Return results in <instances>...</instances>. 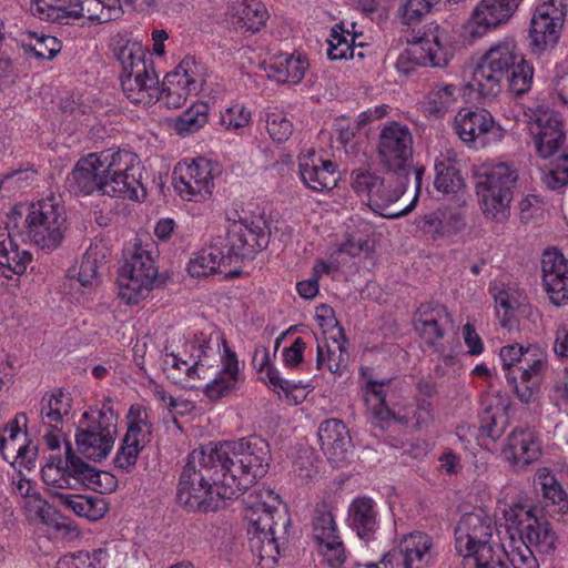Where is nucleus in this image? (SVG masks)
Here are the masks:
<instances>
[{
  "mask_svg": "<svg viewBox=\"0 0 568 568\" xmlns=\"http://www.w3.org/2000/svg\"><path fill=\"white\" fill-rule=\"evenodd\" d=\"M270 460L268 443L260 436L194 449L182 469L176 499L190 511H216L264 477Z\"/></svg>",
  "mask_w": 568,
  "mask_h": 568,
  "instance_id": "f257e3e1",
  "label": "nucleus"
},
{
  "mask_svg": "<svg viewBox=\"0 0 568 568\" xmlns=\"http://www.w3.org/2000/svg\"><path fill=\"white\" fill-rule=\"evenodd\" d=\"M20 209L14 206L8 214L7 225L0 226V274L7 278L22 275L32 262V254L21 250L13 240L12 233L20 232V222L30 241L47 251L61 245L67 230L64 207L54 195L31 203L24 219Z\"/></svg>",
  "mask_w": 568,
  "mask_h": 568,
  "instance_id": "f03ea898",
  "label": "nucleus"
},
{
  "mask_svg": "<svg viewBox=\"0 0 568 568\" xmlns=\"http://www.w3.org/2000/svg\"><path fill=\"white\" fill-rule=\"evenodd\" d=\"M246 505L245 518L248 521L247 535L251 551L257 557L261 568H274L280 556V545L276 534L278 523L285 528L288 520L278 514L280 496L270 488H258L244 499Z\"/></svg>",
  "mask_w": 568,
  "mask_h": 568,
  "instance_id": "7ed1b4c3",
  "label": "nucleus"
},
{
  "mask_svg": "<svg viewBox=\"0 0 568 568\" xmlns=\"http://www.w3.org/2000/svg\"><path fill=\"white\" fill-rule=\"evenodd\" d=\"M386 171V175L381 176L369 170H355L351 174V186L358 196L366 199L372 211L386 219H398L407 215L416 206V199H413L403 210H392V205L405 193L410 174Z\"/></svg>",
  "mask_w": 568,
  "mask_h": 568,
  "instance_id": "20e7f679",
  "label": "nucleus"
},
{
  "mask_svg": "<svg viewBox=\"0 0 568 568\" xmlns=\"http://www.w3.org/2000/svg\"><path fill=\"white\" fill-rule=\"evenodd\" d=\"M120 75L124 95L133 104L151 105L160 100V80L153 60L145 49L134 42L120 49Z\"/></svg>",
  "mask_w": 568,
  "mask_h": 568,
  "instance_id": "39448f33",
  "label": "nucleus"
},
{
  "mask_svg": "<svg viewBox=\"0 0 568 568\" xmlns=\"http://www.w3.org/2000/svg\"><path fill=\"white\" fill-rule=\"evenodd\" d=\"M521 55L514 38L497 41L481 57L468 88L485 100L496 98L501 92L503 80Z\"/></svg>",
  "mask_w": 568,
  "mask_h": 568,
  "instance_id": "423d86ee",
  "label": "nucleus"
},
{
  "mask_svg": "<svg viewBox=\"0 0 568 568\" xmlns=\"http://www.w3.org/2000/svg\"><path fill=\"white\" fill-rule=\"evenodd\" d=\"M517 180L518 170L513 163L499 162L484 168L478 174L476 193L486 216L498 222L508 217Z\"/></svg>",
  "mask_w": 568,
  "mask_h": 568,
  "instance_id": "0eeeda50",
  "label": "nucleus"
},
{
  "mask_svg": "<svg viewBox=\"0 0 568 568\" xmlns=\"http://www.w3.org/2000/svg\"><path fill=\"white\" fill-rule=\"evenodd\" d=\"M82 419L83 423L75 434L78 449L93 460L105 458L114 445L118 423L111 398H105L100 406L84 412Z\"/></svg>",
  "mask_w": 568,
  "mask_h": 568,
  "instance_id": "6e6552de",
  "label": "nucleus"
},
{
  "mask_svg": "<svg viewBox=\"0 0 568 568\" xmlns=\"http://www.w3.org/2000/svg\"><path fill=\"white\" fill-rule=\"evenodd\" d=\"M493 517L483 509L463 515L455 528V548L466 565L493 561L495 550Z\"/></svg>",
  "mask_w": 568,
  "mask_h": 568,
  "instance_id": "1a4fd4ad",
  "label": "nucleus"
},
{
  "mask_svg": "<svg viewBox=\"0 0 568 568\" xmlns=\"http://www.w3.org/2000/svg\"><path fill=\"white\" fill-rule=\"evenodd\" d=\"M504 518L508 532L515 530L517 538L535 549L541 559L554 555L557 548L556 532L546 519L536 515L534 508L515 504L504 509Z\"/></svg>",
  "mask_w": 568,
  "mask_h": 568,
  "instance_id": "9d476101",
  "label": "nucleus"
},
{
  "mask_svg": "<svg viewBox=\"0 0 568 568\" xmlns=\"http://www.w3.org/2000/svg\"><path fill=\"white\" fill-rule=\"evenodd\" d=\"M409 45L397 58L396 68L399 72L409 73L415 65L445 67L450 51L444 30L438 26H428L422 36L415 37Z\"/></svg>",
  "mask_w": 568,
  "mask_h": 568,
  "instance_id": "9b49d317",
  "label": "nucleus"
},
{
  "mask_svg": "<svg viewBox=\"0 0 568 568\" xmlns=\"http://www.w3.org/2000/svg\"><path fill=\"white\" fill-rule=\"evenodd\" d=\"M414 138L410 129L398 121H387L376 141V155L386 170L410 174Z\"/></svg>",
  "mask_w": 568,
  "mask_h": 568,
  "instance_id": "f8f14e48",
  "label": "nucleus"
},
{
  "mask_svg": "<svg viewBox=\"0 0 568 568\" xmlns=\"http://www.w3.org/2000/svg\"><path fill=\"white\" fill-rule=\"evenodd\" d=\"M223 247L232 262L253 260L270 242V231L262 216L241 217L229 223Z\"/></svg>",
  "mask_w": 568,
  "mask_h": 568,
  "instance_id": "ddd939ff",
  "label": "nucleus"
},
{
  "mask_svg": "<svg viewBox=\"0 0 568 568\" xmlns=\"http://www.w3.org/2000/svg\"><path fill=\"white\" fill-rule=\"evenodd\" d=\"M567 7V0H545L536 8L529 29V47L534 54H541L556 47Z\"/></svg>",
  "mask_w": 568,
  "mask_h": 568,
  "instance_id": "4468645a",
  "label": "nucleus"
},
{
  "mask_svg": "<svg viewBox=\"0 0 568 568\" xmlns=\"http://www.w3.org/2000/svg\"><path fill=\"white\" fill-rule=\"evenodd\" d=\"M156 275L158 270L150 253L136 248L119 273L121 297L128 304L139 303L152 290Z\"/></svg>",
  "mask_w": 568,
  "mask_h": 568,
  "instance_id": "2eb2a0df",
  "label": "nucleus"
},
{
  "mask_svg": "<svg viewBox=\"0 0 568 568\" xmlns=\"http://www.w3.org/2000/svg\"><path fill=\"white\" fill-rule=\"evenodd\" d=\"M173 186L185 201L202 202L209 199L214 187L211 161L199 158L179 162L173 171Z\"/></svg>",
  "mask_w": 568,
  "mask_h": 568,
  "instance_id": "dca6fc26",
  "label": "nucleus"
},
{
  "mask_svg": "<svg viewBox=\"0 0 568 568\" xmlns=\"http://www.w3.org/2000/svg\"><path fill=\"white\" fill-rule=\"evenodd\" d=\"M526 115L537 153L544 159L551 158L566 141L560 116L545 104L528 109Z\"/></svg>",
  "mask_w": 568,
  "mask_h": 568,
  "instance_id": "f3484780",
  "label": "nucleus"
},
{
  "mask_svg": "<svg viewBox=\"0 0 568 568\" xmlns=\"http://www.w3.org/2000/svg\"><path fill=\"white\" fill-rule=\"evenodd\" d=\"M433 538L422 531L405 535L382 559L383 568H427L434 561Z\"/></svg>",
  "mask_w": 568,
  "mask_h": 568,
  "instance_id": "a211bd4d",
  "label": "nucleus"
},
{
  "mask_svg": "<svg viewBox=\"0 0 568 568\" xmlns=\"http://www.w3.org/2000/svg\"><path fill=\"white\" fill-rule=\"evenodd\" d=\"M521 0H480L474 8L465 30L471 38H480L489 30L507 23Z\"/></svg>",
  "mask_w": 568,
  "mask_h": 568,
  "instance_id": "6ab92c4d",
  "label": "nucleus"
},
{
  "mask_svg": "<svg viewBox=\"0 0 568 568\" xmlns=\"http://www.w3.org/2000/svg\"><path fill=\"white\" fill-rule=\"evenodd\" d=\"M542 285L556 306L568 304V260L557 250H547L541 258Z\"/></svg>",
  "mask_w": 568,
  "mask_h": 568,
  "instance_id": "aec40b11",
  "label": "nucleus"
},
{
  "mask_svg": "<svg viewBox=\"0 0 568 568\" xmlns=\"http://www.w3.org/2000/svg\"><path fill=\"white\" fill-rule=\"evenodd\" d=\"M59 19H51L50 22L68 24L70 20L85 17L97 23H106L119 19L122 13L120 0H72L62 7Z\"/></svg>",
  "mask_w": 568,
  "mask_h": 568,
  "instance_id": "412c9836",
  "label": "nucleus"
},
{
  "mask_svg": "<svg viewBox=\"0 0 568 568\" xmlns=\"http://www.w3.org/2000/svg\"><path fill=\"white\" fill-rule=\"evenodd\" d=\"M416 229L427 239L439 241L458 234L466 226L464 214L454 209L438 207L416 217Z\"/></svg>",
  "mask_w": 568,
  "mask_h": 568,
  "instance_id": "4be33fe9",
  "label": "nucleus"
},
{
  "mask_svg": "<svg viewBox=\"0 0 568 568\" xmlns=\"http://www.w3.org/2000/svg\"><path fill=\"white\" fill-rule=\"evenodd\" d=\"M298 170L304 185L314 192L332 190L338 180L336 165L318 156L314 150L298 155Z\"/></svg>",
  "mask_w": 568,
  "mask_h": 568,
  "instance_id": "5701e85b",
  "label": "nucleus"
},
{
  "mask_svg": "<svg viewBox=\"0 0 568 568\" xmlns=\"http://www.w3.org/2000/svg\"><path fill=\"white\" fill-rule=\"evenodd\" d=\"M321 449L335 466L345 464L352 454V439L346 425L336 418L324 420L317 432Z\"/></svg>",
  "mask_w": 568,
  "mask_h": 568,
  "instance_id": "b1692460",
  "label": "nucleus"
},
{
  "mask_svg": "<svg viewBox=\"0 0 568 568\" xmlns=\"http://www.w3.org/2000/svg\"><path fill=\"white\" fill-rule=\"evenodd\" d=\"M346 520L359 539L375 540L381 526L378 504L366 495L355 497L348 505Z\"/></svg>",
  "mask_w": 568,
  "mask_h": 568,
  "instance_id": "393cba45",
  "label": "nucleus"
},
{
  "mask_svg": "<svg viewBox=\"0 0 568 568\" xmlns=\"http://www.w3.org/2000/svg\"><path fill=\"white\" fill-rule=\"evenodd\" d=\"M189 346L192 351L191 356L196 358L194 363L190 365L186 361L181 359L178 355L173 353L168 354L164 358V364L170 366L168 368V376L174 379L175 376L173 372L181 369V365H183L185 367V374L189 378H210L211 374L209 371L217 367L210 362V358L213 357L215 359L219 351L214 349L205 339H195L191 342Z\"/></svg>",
  "mask_w": 568,
  "mask_h": 568,
  "instance_id": "a878e982",
  "label": "nucleus"
},
{
  "mask_svg": "<svg viewBox=\"0 0 568 568\" xmlns=\"http://www.w3.org/2000/svg\"><path fill=\"white\" fill-rule=\"evenodd\" d=\"M495 129L491 114L484 110L462 109L455 116V131L463 142L475 148L486 144V135Z\"/></svg>",
  "mask_w": 568,
  "mask_h": 568,
  "instance_id": "bb28decb",
  "label": "nucleus"
},
{
  "mask_svg": "<svg viewBox=\"0 0 568 568\" xmlns=\"http://www.w3.org/2000/svg\"><path fill=\"white\" fill-rule=\"evenodd\" d=\"M452 323L447 308L440 304H422L414 316V328L432 346L443 339Z\"/></svg>",
  "mask_w": 568,
  "mask_h": 568,
  "instance_id": "cd10ccee",
  "label": "nucleus"
},
{
  "mask_svg": "<svg viewBox=\"0 0 568 568\" xmlns=\"http://www.w3.org/2000/svg\"><path fill=\"white\" fill-rule=\"evenodd\" d=\"M82 459L78 457L71 445L67 444L65 459H59L58 463L47 464L42 470V479L45 485L58 489H72L81 485V478L78 475L82 470Z\"/></svg>",
  "mask_w": 568,
  "mask_h": 568,
  "instance_id": "c85d7f7f",
  "label": "nucleus"
},
{
  "mask_svg": "<svg viewBox=\"0 0 568 568\" xmlns=\"http://www.w3.org/2000/svg\"><path fill=\"white\" fill-rule=\"evenodd\" d=\"M503 456L513 466L517 467L537 460L540 456V446L535 432L527 427H516L507 437Z\"/></svg>",
  "mask_w": 568,
  "mask_h": 568,
  "instance_id": "c756f323",
  "label": "nucleus"
},
{
  "mask_svg": "<svg viewBox=\"0 0 568 568\" xmlns=\"http://www.w3.org/2000/svg\"><path fill=\"white\" fill-rule=\"evenodd\" d=\"M344 329L337 326L336 334L317 343L316 368H327L331 373L342 375L348 367L349 353Z\"/></svg>",
  "mask_w": 568,
  "mask_h": 568,
  "instance_id": "7c9ffc66",
  "label": "nucleus"
},
{
  "mask_svg": "<svg viewBox=\"0 0 568 568\" xmlns=\"http://www.w3.org/2000/svg\"><path fill=\"white\" fill-rule=\"evenodd\" d=\"M52 496L65 510L72 511L74 515L90 521L101 519L109 509L105 498L99 495L53 491Z\"/></svg>",
  "mask_w": 568,
  "mask_h": 568,
  "instance_id": "2f4dec72",
  "label": "nucleus"
},
{
  "mask_svg": "<svg viewBox=\"0 0 568 568\" xmlns=\"http://www.w3.org/2000/svg\"><path fill=\"white\" fill-rule=\"evenodd\" d=\"M239 382L240 371L236 355L226 347L222 368L205 385L203 392L211 402H217L237 389Z\"/></svg>",
  "mask_w": 568,
  "mask_h": 568,
  "instance_id": "473e14b6",
  "label": "nucleus"
},
{
  "mask_svg": "<svg viewBox=\"0 0 568 568\" xmlns=\"http://www.w3.org/2000/svg\"><path fill=\"white\" fill-rule=\"evenodd\" d=\"M270 79L280 83L296 84L302 81L308 63L305 58L290 53H280L263 62Z\"/></svg>",
  "mask_w": 568,
  "mask_h": 568,
  "instance_id": "72a5a7b5",
  "label": "nucleus"
},
{
  "mask_svg": "<svg viewBox=\"0 0 568 568\" xmlns=\"http://www.w3.org/2000/svg\"><path fill=\"white\" fill-rule=\"evenodd\" d=\"M535 355L534 358H530V364L528 368H525L524 375L514 385L518 399L524 404L536 400L539 386L548 369L547 353L539 346Z\"/></svg>",
  "mask_w": 568,
  "mask_h": 568,
  "instance_id": "f704fd0d",
  "label": "nucleus"
},
{
  "mask_svg": "<svg viewBox=\"0 0 568 568\" xmlns=\"http://www.w3.org/2000/svg\"><path fill=\"white\" fill-rule=\"evenodd\" d=\"M67 186L70 192L75 194L89 195L94 191L101 193L102 176L94 153L81 158L73 170L67 176Z\"/></svg>",
  "mask_w": 568,
  "mask_h": 568,
  "instance_id": "c9c22d12",
  "label": "nucleus"
},
{
  "mask_svg": "<svg viewBox=\"0 0 568 568\" xmlns=\"http://www.w3.org/2000/svg\"><path fill=\"white\" fill-rule=\"evenodd\" d=\"M101 194L138 202L143 201L146 190L141 181V170L102 178Z\"/></svg>",
  "mask_w": 568,
  "mask_h": 568,
  "instance_id": "e433bc0d",
  "label": "nucleus"
},
{
  "mask_svg": "<svg viewBox=\"0 0 568 568\" xmlns=\"http://www.w3.org/2000/svg\"><path fill=\"white\" fill-rule=\"evenodd\" d=\"M232 264V260L223 247L222 239L201 250L190 260L187 272L193 277H203L222 272V265Z\"/></svg>",
  "mask_w": 568,
  "mask_h": 568,
  "instance_id": "4c0bfd02",
  "label": "nucleus"
},
{
  "mask_svg": "<svg viewBox=\"0 0 568 568\" xmlns=\"http://www.w3.org/2000/svg\"><path fill=\"white\" fill-rule=\"evenodd\" d=\"M72 397L61 388L53 389L40 400V418L43 425L61 430L64 419L70 415Z\"/></svg>",
  "mask_w": 568,
  "mask_h": 568,
  "instance_id": "58836bf2",
  "label": "nucleus"
},
{
  "mask_svg": "<svg viewBox=\"0 0 568 568\" xmlns=\"http://www.w3.org/2000/svg\"><path fill=\"white\" fill-rule=\"evenodd\" d=\"M11 493L23 500V507L31 518L44 524L51 523V507L37 491L34 484L18 474L11 479Z\"/></svg>",
  "mask_w": 568,
  "mask_h": 568,
  "instance_id": "ea45409f",
  "label": "nucleus"
},
{
  "mask_svg": "<svg viewBox=\"0 0 568 568\" xmlns=\"http://www.w3.org/2000/svg\"><path fill=\"white\" fill-rule=\"evenodd\" d=\"M230 14L234 26L253 33L260 31L268 18L260 0H235L230 6Z\"/></svg>",
  "mask_w": 568,
  "mask_h": 568,
  "instance_id": "a19ab883",
  "label": "nucleus"
},
{
  "mask_svg": "<svg viewBox=\"0 0 568 568\" xmlns=\"http://www.w3.org/2000/svg\"><path fill=\"white\" fill-rule=\"evenodd\" d=\"M538 347L536 344L526 347L520 344H511L500 348L499 357L509 384L514 386L520 379L525 368H528L530 364V358L536 356Z\"/></svg>",
  "mask_w": 568,
  "mask_h": 568,
  "instance_id": "79ce46f5",
  "label": "nucleus"
},
{
  "mask_svg": "<svg viewBox=\"0 0 568 568\" xmlns=\"http://www.w3.org/2000/svg\"><path fill=\"white\" fill-rule=\"evenodd\" d=\"M542 491V508L549 517L568 511V497L556 477L546 468L539 469L536 478Z\"/></svg>",
  "mask_w": 568,
  "mask_h": 568,
  "instance_id": "37998d69",
  "label": "nucleus"
},
{
  "mask_svg": "<svg viewBox=\"0 0 568 568\" xmlns=\"http://www.w3.org/2000/svg\"><path fill=\"white\" fill-rule=\"evenodd\" d=\"M435 172L434 185L444 194H456L465 186L456 153L453 151L439 154L435 162Z\"/></svg>",
  "mask_w": 568,
  "mask_h": 568,
  "instance_id": "c03bdc74",
  "label": "nucleus"
},
{
  "mask_svg": "<svg viewBox=\"0 0 568 568\" xmlns=\"http://www.w3.org/2000/svg\"><path fill=\"white\" fill-rule=\"evenodd\" d=\"M493 293L496 312L499 317L500 325L511 329L516 324V313L523 305L525 296L523 292L505 284H496L490 287Z\"/></svg>",
  "mask_w": 568,
  "mask_h": 568,
  "instance_id": "a18cd8bd",
  "label": "nucleus"
},
{
  "mask_svg": "<svg viewBox=\"0 0 568 568\" xmlns=\"http://www.w3.org/2000/svg\"><path fill=\"white\" fill-rule=\"evenodd\" d=\"M94 162H97L102 178L141 170L136 155L125 150L108 149L94 153Z\"/></svg>",
  "mask_w": 568,
  "mask_h": 568,
  "instance_id": "49530a36",
  "label": "nucleus"
},
{
  "mask_svg": "<svg viewBox=\"0 0 568 568\" xmlns=\"http://www.w3.org/2000/svg\"><path fill=\"white\" fill-rule=\"evenodd\" d=\"M457 93L458 89L454 84L444 82L435 83L423 101L425 114L435 119L443 118L456 103Z\"/></svg>",
  "mask_w": 568,
  "mask_h": 568,
  "instance_id": "de8ad7c7",
  "label": "nucleus"
},
{
  "mask_svg": "<svg viewBox=\"0 0 568 568\" xmlns=\"http://www.w3.org/2000/svg\"><path fill=\"white\" fill-rule=\"evenodd\" d=\"M389 381L368 379L365 387L364 399L374 418L383 426L392 417V412L386 405V388Z\"/></svg>",
  "mask_w": 568,
  "mask_h": 568,
  "instance_id": "09e8293b",
  "label": "nucleus"
},
{
  "mask_svg": "<svg viewBox=\"0 0 568 568\" xmlns=\"http://www.w3.org/2000/svg\"><path fill=\"white\" fill-rule=\"evenodd\" d=\"M27 426V416L21 413L10 419L0 435V454L4 460L9 462L13 453L19 448V444L26 443L28 434L22 432V427Z\"/></svg>",
  "mask_w": 568,
  "mask_h": 568,
  "instance_id": "8fccbe9b",
  "label": "nucleus"
},
{
  "mask_svg": "<svg viewBox=\"0 0 568 568\" xmlns=\"http://www.w3.org/2000/svg\"><path fill=\"white\" fill-rule=\"evenodd\" d=\"M534 74L532 63L526 60L523 54L505 77L509 92L517 98L527 94L532 88Z\"/></svg>",
  "mask_w": 568,
  "mask_h": 568,
  "instance_id": "3c124183",
  "label": "nucleus"
},
{
  "mask_svg": "<svg viewBox=\"0 0 568 568\" xmlns=\"http://www.w3.org/2000/svg\"><path fill=\"white\" fill-rule=\"evenodd\" d=\"M171 73L193 94H197L206 81L205 67L193 57H185Z\"/></svg>",
  "mask_w": 568,
  "mask_h": 568,
  "instance_id": "603ef678",
  "label": "nucleus"
},
{
  "mask_svg": "<svg viewBox=\"0 0 568 568\" xmlns=\"http://www.w3.org/2000/svg\"><path fill=\"white\" fill-rule=\"evenodd\" d=\"M151 432L152 425L144 407L132 405L128 413V429L123 438L144 448Z\"/></svg>",
  "mask_w": 568,
  "mask_h": 568,
  "instance_id": "864d4df0",
  "label": "nucleus"
},
{
  "mask_svg": "<svg viewBox=\"0 0 568 568\" xmlns=\"http://www.w3.org/2000/svg\"><path fill=\"white\" fill-rule=\"evenodd\" d=\"M504 551L513 568H539V559L535 549L525 544L523 539L509 532V540L503 545Z\"/></svg>",
  "mask_w": 568,
  "mask_h": 568,
  "instance_id": "5fc2aeb1",
  "label": "nucleus"
},
{
  "mask_svg": "<svg viewBox=\"0 0 568 568\" xmlns=\"http://www.w3.org/2000/svg\"><path fill=\"white\" fill-rule=\"evenodd\" d=\"M312 527L313 537L317 544L339 536L332 508L326 503L316 505L313 515Z\"/></svg>",
  "mask_w": 568,
  "mask_h": 568,
  "instance_id": "6e6d98bb",
  "label": "nucleus"
},
{
  "mask_svg": "<svg viewBox=\"0 0 568 568\" xmlns=\"http://www.w3.org/2000/svg\"><path fill=\"white\" fill-rule=\"evenodd\" d=\"M82 470H79L81 485L92 488L100 494H110L118 487L116 477L109 473L97 469L95 467L82 462Z\"/></svg>",
  "mask_w": 568,
  "mask_h": 568,
  "instance_id": "4d7b16f0",
  "label": "nucleus"
},
{
  "mask_svg": "<svg viewBox=\"0 0 568 568\" xmlns=\"http://www.w3.org/2000/svg\"><path fill=\"white\" fill-rule=\"evenodd\" d=\"M210 106L205 102H196L175 119L174 128L182 133H193L202 129L209 120Z\"/></svg>",
  "mask_w": 568,
  "mask_h": 568,
  "instance_id": "13d9d810",
  "label": "nucleus"
},
{
  "mask_svg": "<svg viewBox=\"0 0 568 568\" xmlns=\"http://www.w3.org/2000/svg\"><path fill=\"white\" fill-rule=\"evenodd\" d=\"M103 255L98 246H90L83 254L79 272L78 282L83 287H91L99 283V268Z\"/></svg>",
  "mask_w": 568,
  "mask_h": 568,
  "instance_id": "bf43d9fd",
  "label": "nucleus"
},
{
  "mask_svg": "<svg viewBox=\"0 0 568 568\" xmlns=\"http://www.w3.org/2000/svg\"><path fill=\"white\" fill-rule=\"evenodd\" d=\"M189 95L193 93L179 81L176 75L170 72L164 77L162 89L160 88V99L169 109L181 108Z\"/></svg>",
  "mask_w": 568,
  "mask_h": 568,
  "instance_id": "052dcab7",
  "label": "nucleus"
},
{
  "mask_svg": "<svg viewBox=\"0 0 568 568\" xmlns=\"http://www.w3.org/2000/svg\"><path fill=\"white\" fill-rule=\"evenodd\" d=\"M541 182L549 190H560L568 184V148H564L551 168L541 173Z\"/></svg>",
  "mask_w": 568,
  "mask_h": 568,
  "instance_id": "680f3d73",
  "label": "nucleus"
},
{
  "mask_svg": "<svg viewBox=\"0 0 568 568\" xmlns=\"http://www.w3.org/2000/svg\"><path fill=\"white\" fill-rule=\"evenodd\" d=\"M109 558L104 548L93 549L91 552L80 551L77 556L59 560L58 568H104Z\"/></svg>",
  "mask_w": 568,
  "mask_h": 568,
  "instance_id": "e2e57ef3",
  "label": "nucleus"
},
{
  "mask_svg": "<svg viewBox=\"0 0 568 568\" xmlns=\"http://www.w3.org/2000/svg\"><path fill=\"white\" fill-rule=\"evenodd\" d=\"M265 122L267 132L275 142L286 141L293 133V123L282 110L268 109L265 112Z\"/></svg>",
  "mask_w": 568,
  "mask_h": 568,
  "instance_id": "0e129e2a",
  "label": "nucleus"
},
{
  "mask_svg": "<svg viewBox=\"0 0 568 568\" xmlns=\"http://www.w3.org/2000/svg\"><path fill=\"white\" fill-rule=\"evenodd\" d=\"M440 0H405L399 8L400 20L410 26L419 22Z\"/></svg>",
  "mask_w": 568,
  "mask_h": 568,
  "instance_id": "69168bd1",
  "label": "nucleus"
},
{
  "mask_svg": "<svg viewBox=\"0 0 568 568\" xmlns=\"http://www.w3.org/2000/svg\"><path fill=\"white\" fill-rule=\"evenodd\" d=\"M506 415L501 410H494L487 407L480 416V433L487 437L496 440L505 432Z\"/></svg>",
  "mask_w": 568,
  "mask_h": 568,
  "instance_id": "338daca9",
  "label": "nucleus"
},
{
  "mask_svg": "<svg viewBox=\"0 0 568 568\" xmlns=\"http://www.w3.org/2000/svg\"><path fill=\"white\" fill-rule=\"evenodd\" d=\"M318 551L331 568H343L346 551L341 536L318 542Z\"/></svg>",
  "mask_w": 568,
  "mask_h": 568,
  "instance_id": "774afa93",
  "label": "nucleus"
}]
</instances>
